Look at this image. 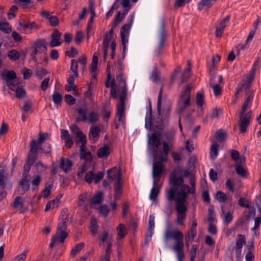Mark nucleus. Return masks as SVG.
I'll return each instance as SVG.
<instances>
[{"label":"nucleus","mask_w":261,"mask_h":261,"mask_svg":"<svg viewBox=\"0 0 261 261\" xmlns=\"http://www.w3.org/2000/svg\"><path fill=\"white\" fill-rule=\"evenodd\" d=\"M246 242V239L244 235L238 234V239L236 242L237 249L241 250L243 247V245Z\"/></svg>","instance_id":"43"},{"label":"nucleus","mask_w":261,"mask_h":261,"mask_svg":"<svg viewBox=\"0 0 261 261\" xmlns=\"http://www.w3.org/2000/svg\"><path fill=\"white\" fill-rule=\"evenodd\" d=\"M89 228L93 234L95 235L97 233L98 226L97 225V221L95 218L91 219Z\"/></svg>","instance_id":"35"},{"label":"nucleus","mask_w":261,"mask_h":261,"mask_svg":"<svg viewBox=\"0 0 261 261\" xmlns=\"http://www.w3.org/2000/svg\"><path fill=\"white\" fill-rule=\"evenodd\" d=\"M98 120V115L95 112L89 113L88 121L91 124H94Z\"/></svg>","instance_id":"47"},{"label":"nucleus","mask_w":261,"mask_h":261,"mask_svg":"<svg viewBox=\"0 0 261 261\" xmlns=\"http://www.w3.org/2000/svg\"><path fill=\"white\" fill-rule=\"evenodd\" d=\"M107 177L110 180H116V182H120L121 171L116 167H113L108 170Z\"/></svg>","instance_id":"17"},{"label":"nucleus","mask_w":261,"mask_h":261,"mask_svg":"<svg viewBox=\"0 0 261 261\" xmlns=\"http://www.w3.org/2000/svg\"><path fill=\"white\" fill-rule=\"evenodd\" d=\"M216 198L220 203H225L227 199L226 194L222 191H218L216 193Z\"/></svg>","instance_id":"46"},{"label":"nucleus","mask_w":261,"mask_h":261,"mask_svg":"<svg viewBox=\"0 0 261 261\" xmlns=\"http://www.w3.org/2000/svg\"><path fill=\"white\" fill-rule=\"evenodd\" d=\"M160 42L155 53L156 56H159L162 52L164 43L166 39L165 34H161L160 36Z\"/></svg>","instance_id":"37"},{"label":"nucleus","mask_w":261,"mask_h":261,"mask_svg":"<svg viewBox=\"0 0 261 261\" xmlns=\"http://www.w3.org/2000/svg\"><path fill=\"white\" fill-rule=\"evenodd\" d=\"M88 170L87 164L85 163L82 164L78 168L77 172V176L81 178L84 177V174Z\"/></svg>","instance_id":"42"},{"label":"nucleus","mask_w":261,"mask_h":261,"mask_svg":"<svg viewBox=\"0 0 261 261\" xmlns=\"http://www.w3.org/2000/svg\"><path fill=\"white\" fill-rule=\"evenodd\" d=\"M134 20V16L130 15L125 24L121 28L120 33H128L130 31Z\"/></svg>","instance_id":"26"},{"label":"nucleus","mask_w":261,"mask_h":261,"mask_svg":"<svg viewBox=\"0 0 261 261\" xmlns=\"http://www.w3.org/2000/svg\"><path fill=\"white\" fill-rule=\"evenodd\" d=\"M110 153V147L107 145L99 148L97 152V155L99 158L107 159Z\"/></svg>","instance_id":"24"},{"label":"nucleus","mask_w":261,"mask_h":261,"mask_svg":"<svg viewBox=\"0 0 261 261\" xmlns=\"http://www.w3.org/2000/svg\"><path fill=\"white\" fill-rule=\"evenodd\" d=\"M85 246L84 243H81L76 245L71 250L70 256L74 257Z\"/></svg>","instance_id":"38"},{"label":"nucleus","mask_w":261,"mask_h":261,"mask_svg":"<svg viewBox=\"0 0 261 261\" xmlns=\"http://www.w3.org/2000/svg\"><path fill=\"white\" fill-rule=\"evenodd\" d=\"M51 187V185H48L46 186L44 188V189L41 191L40 196L43 197L44 198L47 197L50 194Z\"/></svg>","instance_id":"59"},{"label":"nucleus","mask_w":261,"mask_h":261,"mask_svg":"<svg viewBox=\"0 0 261 261\" xmlns=\"http://www.w3.org/2000/svg\"><path fill=\"white\" fill-rule=\"evenodd\" d=\"M150 143L154 147L155 150H157L160 146V134H152L149 139Z\"/></svg>","instance_id":"25"},{"label":"nucleus","mask_w":261,"mask_h":261,"mask_svg":"<svg viewBox=\"0 0 261 261\" xmlns=\"http://www.w3.org/2000/svg\"><path fill=\"white\" fill-rule=\"evenodd\" d=\"M78 141L80 142V143H81V145L80 146V153L87 151L86 150L87 147L86 145V142H87L86 137L85 136L82 138L79 139Z\"/></svg>","instance_id":"58"},{"label":"nucleus","mask_w":261,"mask_h":261,"mask_svg":"<svg viewBox=\"0 0 261 261\" xmlns=\"http://www.w3.org/2000/svg\"><path fill=\"white\" fill-rule=\"evenodd\" d=\"M46 42L45 39H38L33 42V52L31 54L32 60L36 62L38 64L36 55L37 54H46L47 47L46 46Z\"/></svg>","instance_id":"7"},{"label":"nucleus","mask_w":261,"mask_h":261,"mask_svg":"<svg viewBox=\"0 0 261 261\" xmlns=\"http://www.w3.org/2000/svg\"><path fill=\"white\" fill-rule=\"evenodd\" d=\"M70 129L73 132V134L77 137V138L79 139L82 138L85 136V135L80 130L79 127L75 124L71 125L70 127Z\"/></svg>","instance_id":"40"},{"label":"nucleus","mask_w":261,"mask_h":261,"mask_svg":"<svg viewBox=\"0 0 261 261\" xmlns=\"http://www.w3.org/2000/svg\"><path fill=\"white\" fill-rule=\"evenodd\" d=\"M100 132V128L98 126H93L90 129V136L93 138H98Z\"/></svg>","instance_id":"45"},{"label":"nucleus","mask_w":261,"mask_h":261,"mask_svg":"<svg viewBox=\"0 0 261 261\" xmlns=\"http://www.w3.org/2000/svg\"><path fill=\"white\" fill-rule=\"evenodd\" d=\"M7 55L10 60L13 61L18 60L20 58V55L18 51L15 49H12L9 51Z\"/></svg>","instance_id":"44"},{"label":"nucleus","mask_w":261,"mask_h":261,"mask_svg":"<svg viewBox=\"0 0 261 261\" xmlns=\"http://www.w3.org/2000/svg\"><path fill=\"white\" fill-rule=\"evenodd\" d=\"M28 250H24L21 253L16 256L11 261H24L27 257Z\"/></svg>","instance_id":"56"},{"label":"nucleus","mask_w":261,"mask_h":261,"mask_svg":"<svg viewBox=\"0 0 261 261\" xmlns=\"http://www.w3.org/2000/svg\"><path fill=\"white\" fill-rule=\"evenodd\" d=\"M112 43H115V37L113 34H105L102 39V50L103 52V59L106 60L108 48Z\"/></svg>","instance_id":"8"},{"label":"nucleus","mask_w":261,"mask_h":261,"mask_svg":"<svg viewBox=\"0 0 261 261\" xmlns=\"http://www.w3.org/2000/svg\"><path fill=\"white\" fill-rule=\"evenodd\" d=\"M251 117V111L246 113L242 117H240V127L241 133L246 132Z\"/></svg>","instance_id":"12"},{"label":"nucleus","mask_w":261,"mask_h":261,"mask_svg":"<svg viewBox=\"0 0 261 261\" xmlns=\"http://www.w3.org/2000/svg\"><path fill=\"white\" fill-rule=\"evenodd\" d=\"M1 75L2 78L8 81H11L16 78V75L14 71H4L2 72Z\"/></svg>","instance_id":"28"},{"label":"nucleus","mask_w":261,"mask_h":261,"mask_svg":"<svg viewBox=\"0 0 261 261\" xmlns=\"http://www.w3.org/2000/svg\"><path fill=\"white\" fill-rule=\"evenodd\" d=\"M23 198L20 196H17L15 198L14 200V202L12 204V207L15 208L21 207L23 205Z\"/></svg>","instance_id":"55"},{"label":"nucleus","mask_w":261,"mask_h":261,"mask_svg":"<svg viewBox=\"0 0 261 261\" xmlns=\"http://www.w3.org/2000/svg\"><path fill=\"white\" fill-rule=\"evenodd\" d=\"M219 145L216 143L212 144L210 148V155L212 160H215L218 154Z\"/></svg>","instance_id":"39"},{"label":"nucleus","mask_w":261,"mask_h":261,"mask_svg":"<svg viewBox=\"0 0 261 261\" xmlns=\"http://www.w3.org/2000/svg\"><path fill=\"white\" fill-rule=\"evenodd\" d=\"M128 34H121V42L123 46V56L124 57V53L126 49V44L128 42Z\"/></svg>","instance_id":"51"},{"label":"nucleus","mask_w":261,"mask_h":261,"mask_svg":"<svg viewBox=\"0 0 261 261\" xmlns=\"http://www.w3.org/2000/svg\"><path fill=\"white\" fill-rule=\"evenodd\" d=\"M0 31L4 33H10L12 31V27L8 22L1 21Z\"/></svg>","instance_id":"41"},{"label":"nucleus","mask_w":261,"mask_h":261,"mask_svg":"<svg viewBox=\"0 0 261 261\" xmlns=\"http://www.w3.org/2000/svg\"><path fill=\"white\" fill-rule=\"evenodd\" d=\"M70 69L72 71V73L67 79V83L68 84H74V81L79 75L77 72V62L75 59L71 60Z\"/></svg>","instance_id":"14"},{"label":"nucleus","mask_w":261,"mask_h":261,"mask_svg":"<svg viewBox=\"0 0 261 261\" xmlns=\"http://www.w3.org/2000/svg\"><path fill=\"white\" fill-rule=\"evenodd\" d=\"M175 133L174 130L168 131L166 132L165 135V138L167 140L166 142L169 144L171 143L175 138Z\"/></svg>","instance_id":"50"},{"label":"nucleus","mask_w":261,"mask_h":261,"mask_svg":"<svg viewBox=\"0 0 261 261\" xmlns=\"http://www.w3.org/2000/svg\"><path fill=\"white\" fill-rule=\"evenodd\" d=\"M255 203L259 213L261 215V192L256 196Z\"/></svg>","instance_id":"64"},{"label":"nucleus","mask_w":261,"mask_h":261,"mask_svg":"<svg viewBox=\"0 0 261 261\" xmlns=\"http://www.w3.org/2000/svg\"><path fill=\"white\" fill-rule=\"evenodd\" d=\"M164 171V167L162 163L155 162L153 165L152 176L153 181L159 182L161 176Z\"/></svg>","instance_id":"13"},{"label":"nucleus","mask_w":261,"mask_h":261,"mask_svg":"<svg viewBox=\"0 0 261 261\" xmlns=\"http://www.w3.org/2000/svg\"><path fill=\"white\" fill-rule=\"evenodd\" d=\"M20 185L24 192L28 191L30 188L29 180L28 179V177H22V179L20 182Z\"/></svg>","instance_id":"48"},{"label":"nucleus","mask_w":261,"mask_h":261,"mask_svg":"<svg viewBox=\"0 0 261 261\" xmlns=\"http://www.w3.org/2000/svg\"><path fill=\"white\" fill-rule=\"evenodd\" d=\"M111 96L117 98V93L121 94L119 96L120 102L117 106L116 117L118 121L122 124L125 123L124 105L127 88L125 80L122 73H119L116 76V81L112 80L111 82Z\"/></svg>","instance_id":"2"},{"label":"nucleus","mask_w":261,"mask_h":261,"mask_svg":"<svg viewBox=\"0 0 261 261\" xmlns=\"http://www.w3.org/2000/svg\"><path fill=\"white\" fill-rule=\"evenodd\" d=\"M103 193L101 192H97L92 198V202L93 204L100 203L102 200Z\"/></svg>","instance_id":"52"},{"label":"nucleus","mask_w":261,"mask_h":261,"mask_svg":"<svg viewBox=\"0 0 261 261\" xmlns=\"http://www.w3.org/2000/svg\"><path fill=\"white\" fill-rule=\"evenodd\" d=\"M41 177L39 175H35L32 176V184L33 186L37 187L39 185Z\"/></svg>","instance_id":"63"},{"label":"nucleus","mask_w":261,"mask_h":261,"mask_svg":"<svg viewBox=\"0 0 261 261\" xmlns=\"http://www.w3.org/2000/svg\"><path fill=\"white\" fill-rule=\"evenodd\" d=\"M230 19L229 16H227L224 19H222L217 24L216 27V32L219 33V32L223 31L224 28L226 27L227 24L228 23Z\"/></svg>","instance_id":"31"},{"label":"nucleus","mask_w":261,"mask_h":261,"mask_svg":"<svg viewBox=\"0 0 261 261\" xmlns=\"http://www.w3.org/2000/svg\"><path fill=\"white\" fill-rule=\"evenodd\" d=\"M47 73V70L43 68H37L35 71V75L39 79H41Z\"/></svg>","instance_id":"54"},{"label":"nucleus","mask_w":261,"mask_h":261,"mask_svg":"<svg viewBox=\"0 0 261 261\" xmlns=\"http://www.w3.org/2000/svg\"><path fill=\"white\" fill-rule=\"evenodd\" d=\"M59 203L60 200L58 198L53 199V200L47 202L45 208V212H47L49 210L57 207L59 206Z\"/></svg>","instance_id":"33"},{"label":"nucleus","mask_w":261,"mask_h":261,"mask_svg":"<svg viewBox=\"0 0 261 261\" xmlns=\"http://www.w3.org/2000/svg\"><path fill=\"white\" fill-rule=\"evenodd\" d=\"M41 15L43 17L48 19L50 25L55 27L58 25L59 22L58 18L56 16L50 15L49 12L43 11L41 12Z\"/></svg>","instance_id":"19"},{"label":"nucleus","mask_w":261,"mask_h":261,"mask_svg":"<svg viewBox=\"0 0 261 261\" xmlns=\"http://www.w3.org/2000/svg\"><path fill=\"white\" fill-rule=\"evenodd\" d=\"M114 199L115 200H118L120 198L122 192V189L120 182L119 181L116 182L115 185H114Z\"/></svg>","instance_id":"34"},{"label":"nucleus","mask_w":261,"mask_h":261,"mask_svg":"<svg viewBox=\"0 0 261 261\" xmlns=\"http://www.w3.org/2000/svg\"><path fill=\"white\" fill-rule=\"evenodd\" d=\"M103 177V173L101 172H98L95 174L93 171H89L86 173L84 179L88 184H91L93 181L97 184L102 179Z\"/></svg>","instance_id":"11"},{"label":"nucleus","mask_w":261,"mask_h":261,"mask_svg":"<svg viewBox=\"0 0 261 261\" xmlns=\"http://www.w3.org/2000/svg\"><path fill=\"white\" fill-rule=\"evenodd\" d=\"M112 243L111 241L107 242V247L104 252L100 256V261H110L112 253Z\"/></svg>","instance_id":"20"},{"label":"nucleus","mask_w":261,"mask_h":261,"mask_svg":"<svg viewBox=\"0 0 261 261\" xmlns=\"http://www.w3.org/2000/svg\"><path fill=\"white\" fill-rule=\"evenodd\" d=\"M23 113L28 114L32 112V103L30 101H26L23 106Z\"/></svg>","instance_id":"57"},{"label":"nucleus","mask_w":261,"mask_h":261,"mask_svg":"<svg viewBox=\"0 0 261 261\" xmlns=\"http://www.w3.org/2000/svg\"><path fill=\"white\" fill-rule=\"evenodd\" d=\"M175 210L177 213L176 223L179 225H182L186 219L187 208L186 205L187 197L186 194H180V197L175 196Z\"/></svg>","instance_id":"4"},{"label":"nucleus","mask_w":261,"mask_h":261,"mask_svg":"<svg viewBox=\"0 0 261 261\" xmlns=\"http://www.w3.org/2000/svg\"><path fill=\"white\" fill-rule=\"evenodd\" d=\"M67 226V221L59 220L56 233L52 237L49 245L50 248L64 242L65 239L68 237V233L66 231Z\"/></svg>","instance_id":"5"},{"label":"nucleus","mask_w":261,"mask_h":261,"mask_svg":"<svg viewBox=\"0 0 261 261\" xmlns=\"http://www.w3.org/2000/svg\"><path fill=\"white\" fill-rule=\"evenodd\" d=\"M191 63L190 61L187 62V66L185 69V70L182 73L181 83L186 82L187 79L190 77V71L191 70Z\"/></svg>","instance_id":"36"},{"label":"nucleus","mask_w":261,"mask_h":261,"mask_svg":"<svg viewBox=\"0 0 261 261\" xmlns=\"http://www.w3.org/2000/svg\"><path fill=\"white\" fill-rule=\"evenodd\" d=\"M62 34H51L49 45L51 47L60 46L63 43Z\"/></svg>","instance_id":"18"},{"label":"nucleus","mask_w":261,"mask_h":261,"mask_svg":"<svg viewBox=\"0 0 261 261\" xmlns=\"http://www.w3.org/2000/svg\"><path fill=\"white\" fill-rule=\"evenodd\" d=\"M37 154L34 153V149L32 148L29 150L28 156V160L26 163L23 166V172L22 173V177H28L29 172L31 169V166L34 163L37 159Z\"/></svg>","instance_id":"9"},{"label":"nucleus","mask_w":261,"mask_h":261,"mask_svg":"<svg viewBox=\"0 0 261 261\" xmlns=\"http://www.w3.org/2000/svg\"><path fill=\"white\" fill-rule=\"evenodd\" d=\"M215 75H211L210 80V86L213 89L214 95L216 96H219L221 94L222 88L217 83L215 84Z\"/></svg>","instance_id":"22"},{"label":"nucleus","mask_w":261,"mask_h":261,"mask_svg":"<svg viewBox=\"0 0 261 261\" xmlns=\"http://www.w3.org/2000/svg\"><path fill=\"white\" fill-rule=\"evenodd\" d=\"M48 138V134L42 133H39V137L37 140H33L30 142V150H31L32 148L34 149V153L37 154V150L39 148V146H40L43 143L44 141L47 140Z\"/></svg>","instance_id":"10"},{"label":"nucleus","mask_w":261,"mask_h":261,"mask_svg":"<svg viewBox=\"0 0 261 261\" xmlns=\"http://www.w3.org/2000/svg\"><path fill=\"white\" fill-rule=\"evenodd\" d=\"M162 186V184L153 181V187L150 190L149 196V198L151 200L156 202L157 197L160 193Z\"/></svg>","instance_id":"16"},{"label":"nucleus","mask_w":261,"mask_h":261,"mask_svg":"<svg viewBox=\"0 0 261 261\" xmlns=\"http://www.w3.org/2000/svg\"><path fill=\"white\" fill-rule=\"evenodd\" d=\"M116 230L117 231L118 239L120 240L123 239L127 233L126 228L125 227L124 224L120 223L117 227Z\"/></svg>","instance_id":"29"},{"label":"nucleus","mask_w":261,"mask_h":261,"mask_svg":"<svg viewBox=\"0 0 261 261\" xmlns=\"http://www.w3.org/2000/svg\"><path fill=\"white\" fill-rule=\"evenodd\" d=\"M127 14H125V11H123V13L122 14L121 12L118 11L117 12V14L115 17L114 20V27H115L117 25L118 23H119L123 19V18Z\"/></svg>","instance_id":"49"},{"label":"nucleus","mask_w":261,"mask_h":261,"mask_svg":"<svg viewBox=\"0 0 261 261\" xmlns=\"http://www.w3.org/2000/svg\"><path fill=\"white\" fill-rule=\"evenodd\" d=\"M87 112L88 109L86 106L79 108L77 110L78 116L76 118V121L87 122L88 121Z\"/></svg>","instance_id":"21"},{"label":"nucleus","mask_w":261,"mask_h":261,"mask_svg":"<svg viewBox=\"0 0 261 261\" xmlns=\"http://www.w3.org/2000/svg\"><path fill=\"white\" fill-rule=\"evenodd\" d=\"M53 100L56 105L60 103L62 100V95L59 93H54L53 95Z\"/></svg>","instance_id":"60"},{"label":"nucleus","mask_w":261,"mask_h":261,"mask_svg":"<svg viewBox=\"0 0 261 261\" xmlns=\"http://www.w3.org/2000/svg\"><path fill=\"white\" fill-rule=\"evenodd\" d=\"M151 80L153 82H158L160 80V74L156 69L153 70L151 76Z\"/></svg>","instance_id":"62"},{"label":"nucleus","mask_w":261,"mask_h":261,"mask_svg":"<svg viewBox=\"0 0 261 261\" xmlns=\"http://www.w3.org/2000/svg\"><path fill=\"white\" fill-rule=\"evenodd\" d=\"M192 88V86L189 85L180 92V98L178 102V109L179 113H181L190 105V92Z\"/></svg>","instance_id":"6"},{"label":"nucleus","mask_w":261,"mask_h":261,"mask_svg":"<svg viewBox=\"0 0 261 261\" xmlns=\"http://www.w3.org/2000/svg\"><path fill=\"white\" fill-rule=\"evenodd\" d=\"M39 149L41 150L42 153H44L49 156L51 155V146L48 143H45L43 147H41V146H39V148L38 149V150Z\"/></svg>","instance_id":"53"},{"label":"nucleus","mask_w":261,"mask_h":261,"mask_svg":"<svg viewBox=\"0 0 261 261\" xmlns=\"http://www.w3.org/2000/svg\"><path fill=\"white\" fill-rule=\"evenodd\" d=\"M253 81V80H252L247 78L245 82L242 84L241 87L240 88L239 87V88L241 89V91L244 90L245 91V94L246 95H249L250 93V92H249V89L251 87Z\"/></svg>","instance_id":"32"},{"label":"nucleus","mask_w":261,"mask_h":261,"mask_svg":"<svg viewBox=\"0 0 261 261\" xmlns=\"http://www.w3.org/2000/svg\"><path fill=\"white\" fill-rule=\"evenodd\" d=\"M217 0H201L197 5L199 10L207 9L211 7Z\"/></svg>","instance_id":"23"},{"label":"nucleus","mask_w":261,"mask_h":261,"mask_svg":"<svg viewBox=\"0 0 261 261\" xmlns=\"http://www.w3.org/2000/svg\"><path fill=\"white\" fill-rule=\"evenodd\" d=\"M80 157L81 159H84L86 161H90L92 160V154L90 151H84L80 153Z\"/></svg>","instance_id":"61"},{"label":"nucleus","mask_w":261,"mask_h":261,"mask_svg":"<svg viewBox=\"0 0 261 261\" xmlns=\"http://www.w3.org/2000/svg\"><path fill=\"white\" fill-rule=\"evenodd\" d=\"M184 234L178 229L166 230L164 233V239L166 242L170 240H174L175 244L173 246V250L175 252L178 261H182L185 255L184 253V244L183 242Z\"/></svg>","instance_id":"3"},{"label":"nucleus","mask_w":261,"mask_h":261,"mask_svg":"<svg viewBox=\"0 0 261 261\" xmlns=\"http://www.w3.org/2000/svg\"><path fill=\"white\" fill-rule=\"evenodd\" d=\"M72 166V163L70 160L64 158L61 159L60 168L64 172H67L71 170Z\"/></svg>","instance_id":"27"},{"label":"nucleus","mask_w":261,"mask_h":261,"mask_svg":"<svg viewBox=\"0 0 261 261\" xmlns=\"http://www.w3.org/2000/svg\"><path fill=\"white\" fill-rule=\"evenodd\" d=\"M195 182L196 179L193 175H190V184L188 185L184 184L182 177H177L174 173H171L170 176V188L166 191V197L169 202H171L174 199V197H180V194H185L187 199L188 194L191 193L195 195Z\"/></svg>","instance_id":"1"},{"label":"nucleus","mask_w":261,"mask_h":261,"mask_svg":"<svg viewBox=\"0 0 261 261\" xmlns=\"http://www.w3.org/2000/svg\"><path fill=\"white\" fill-rule=\"evenodd\" d=\"M254 92L253 91H251L242 105L239 114L240 117H242L245 114V112L247 111V109L251 107Z\"/></svg>","instance_id":"15"},{"label":"nucleus","mask_w":261,"mask_h":261,"mask_svg":"<svg viewBox=\"0 0 261 261\" xmlns=\"http://www.w3.org/2000/svg\"><path fill=\"white\" fill-rule=\"evenodd\" d=\"M138 0H122L121 4L124 8L125 14H127L131 7L135 5Z\"/></svg>","instance_id":"30"}]
</instances>
